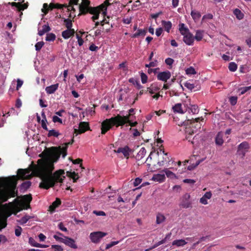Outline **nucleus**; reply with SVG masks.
<instances>
[{
	"instance_id": "6ab92c4d",
	"label": "nucleus",
	"mask_w": 251,
	"mask_h": 251,
	"mask_svg": "<svg viewBox=\"0 0 251 251\" xmlns=\"http://www.w3.org/2000/svg\"><path fill=\"white\" fill-rule=\"evenodd\" d=\"M32 200L31 194L25 195L23 197V201L26 203V205L24 206V209H27L30 207V203Z\"/></svg>"
},
{
	"instance_id": "412c9836",
	"label": "nucleus",
	"mask_w": 251,
	"mask_h": 251,
	"mask_svg": "<svg viewBox=\"0 0 251 251\" xmlns=\"http://www.w3.org/2000/svg\"><path fill=\"white\" fill-rule=\"evenodd\" d=\"M59 87V84L56 83L53 85H51L50 86H48L46 88V91L48 94H52L55 93V92L58 89Z\"/></svg>"
},
{
	"instance_id": "dca6fc26",
	"label": "nucleus",
	"mask_w": 251,
	"mask_h": 251,
	"mask_svg": "<svg viewBox=\"0 0 251 251\" xmlns=\"http://www.w3.org/2000/svg\"><path fill=\"white\" fill-rule=\"evenodd\" d=\"M183 41L188 46H193L195 42V38L193 34L191 32H189L183 35Z\"/></svg>"
},
{
	"instance_id": "052dcab7",
	"label": "nucleus",
	"mask_w": 251,
	"mask_h": 251,
	"mask_svg": "<svg viewBox=\"0 0 251 251\" xmlns=\"http://www.w3.org/2000/svg\"><path fill=\"white\" fill-rule=\"evenodd\" d=\"M52 121L54 122V123H59L61 124H62V120L61 119H60V118H59L58 116H53L52 117Z\"/></svg>"
},
{
	"instance_id": "37998d69",
	"label": "nucleus",
	"mask_w": 251,
	"mask_h": 251,
	"mask_svg": "<svg viewBox=\"0 0 251 251\" xmlns=\"http://www.w3.org/2000/svg\"><path fill=\"white\" fill-rule=\"evenodd\" d=\"M23 209H24V207L23 208L21 207L18 205H13L12 207V211H13V214L16 215L18 212L21 211Z\"/></svg>"
},
{
	"instance_id": "5fc2aeb1",
	"label": "nucleus",
	"mask_w": 251,
	"mask_h": 251,
	"mask_svg": "<svg viewBox=\"0 0 251 251\" xmlns=\"http://www.w3.org/2000/svg\"><path fill=\"white\" fill-rule=\"evenodd\" d=\"M140 77H141L142 83L143 84L146 83L147 82V79H148V77H147V75L143 73H141L140 74Z\"/></svg>"
},
{
	"instance_id": "79ce46f5",
	"label": "nucleus",
	"mask_w": 251,
	"mask_h": 251,
	"mask_svg": "<svg viewBox=\"0 0 251 251\" xmlns=\"http://www.w3.org/2000/svg\"><path fill=\"white\" fill-rule=\"evenodd\" d=\"M55 38L56 35H55V34L53 33H50L47 34L46 40L48 41H53L54 40H55Z\"/></svg>"
},
{
	"instance_id": "e433bc0d",
	"label": "nucleus",
	"mask_w": 251,
	"mask_h": 251,
	"mask_svg": "<svg viewBox=\"0 0 251 251\" xmlns=\"http://www.w3.org/2000/svg\"><path fill=\"white\" fill-rule=\"evenodd\" d=\"M146 150L145 148H142L137 153V154L136 155V157L138 159H141L142 157L144 156V155L146 154Z\"/></svg>"
},
{
	"instance_id": "a19ab883",
	"label": "nucleus",
	"mask_w": 251,
	"mask_h": 251,
	"mask_svg": "<svg viewBox=\"0 0 251 251\" xmlns=\"http://www.w3.org/2000/svg\"><path fill=\"white\" fill-rule=\"evenodd\" d=\"M33 217L26 215L21 219V220H20V223L22 225L25 224L29 220L31 219Z\"/></svg>"
},
{
	"instance_id": "bb28decb",
	"label": "nucleus",
	"mask_w": 251,
	"mask_h": 251,
	"mask_svg": "<svg viewBox=\"0 0 251 251\" xmlns=\"http://www.w3.org/2000/svg\"><path fill=\"white\" fill-rule=\"evenodd\" d=\"M203 118L202 117L201 118H196L195 119L191 120V123H190L192 125L193 124H195V123H197L196 125L195 126V128H201V126H202V125L200 123V121H203Z\"/></svg>"
},
{
	"instance_id": "2f4dec72",
	"label": "nucleus",
	"mask_w": 251,
	"mask_h": 251,
	"mask_svg": "<svg viewBox=\"0 0 251 251\" xmlns=\"http://www.w3.org/2000/svg\"><path fill=\"white\" fill-rule=\"evenodd\" d=\"M173 109L175 112L183 114L184 111L182 109V104L181 103H176L173 107Z\"/></svg>"
},
{
	"instance_id": "7ed1b4c3",
	"label": "nucleus",
	"mask_w": 251,
	"mask_h": 251,
	"mask_svg": "<svg viewBox=\"0 0 251 251\" xmlns=\"http://www.w3.org/2000/svg\"><path fill=\"white\" fill-rule=\"evenodd\" d=\"M130 116L129 113L128 115L126 116H121L120 115H117L114 117L106 119L101 123V133L103 135L105 134L114 126L118 127L124 126L125 124L129 122Z\"/></svg>"
},
{
	"instance_id": "423d86ee",
	"label": "nucleus",
	"mask_w": 251,
	"mask_h": 251,
	"mask_svg": "<svg viewBox=\"0 0 251 251\" xmlns=\"http://www.w3.org/2000/svg\"><path fill=\"white\" fill-rule=\"evenodd\" d=\"M101 11L103 16H105L106 14L107 10H106V7L104 4H100L98 6L91 8L88 13L94 15L91 19L93 21H95L99 19V14Z\"/></svg>"
},
{
	"instance_id": "f3484780",
	"label": "nucleus",
	"mask_w": 251,
	"mask_h": 251,
	"mask_svg": "<svg viewBox=\"0 0 251 251\" xmlns=\"http://www.w3.org/2000/svg\"><path fill=\"white\" fill-rule=\"evenodd\" d=\"M75 33L74 29H67L62 32V36L65 39H69L73 36Z\"/></svg>"
},
{
	"instance_id": "f257e3e1",
	"label": "nucleus",
	"mask_w": 251,
	"mask_h": 251,
	"mask_svg": "<svg viewBox=\"0 0 251 251\" xmlns=\"http://www.w3.org/2000/svg\"><path fill=\"white\" fill-rule=\"evenodd\" d=\"M17 180V176L0 178V216L7 220L13 214L12 209L13 203L10 202L4 204H2V203L7 201L10 198L17 195V191H16Z\"/></svg>"
},
{
	"instance_id": "4d7b16f0",
	"label": "nucleus",
	"mask_w": 251,
	"mask_h": 251,
	"mask_svg": "<svg viewBox=\"0 0 251 251\" xmlns=\"http://www.w3.org/2000/svg\"><path fill=\"white\" fill-rule=\"evenodd\" d=\"M51 248L54 250V251H63V248L58 245H52L51 246Z\"/></svg>"
},
{
	"instance_id": "49530a36",
	"label": "nucleus",
	"mask_w": 251,
	"mask_h": 251,
	"mask_svg": "<svg viewBox=\"0 0 251 251\" xmlns=\"http://www.w3.org/2000/svg\"><path fill=\"white\" fill-rule=\"evenodd\" d=\"M251 90V86L240 88L239 90L240 91V95H242Z\"/></svg>"
},
{
	"instance_id": "6e6552de",
	"label": "nucleus",
	"mask_w": 251,
	"mask_h": 251,
	"mask_svg": "<svg viewBox=\"0 0 251 251\" xmlns=\"http://www.w3.org/2000/svg\"><path fill=\"white\" fill-rule=\"evenodd\" d=\"M250 146L248 142H243L238 146L237 153L238 155L241 157V158H244L246 154L249 151Z\"/></svg>"
},
{
	"instance_id": "ddd939ff",
	"label": "nucleus",
	"mask_w": 251,
	"mask_h": 251,
	"mask_svg": "<svg viewBox=\"0 0 251 251\" xmlns=\"http://www.w3.org/2000/svg\"><path fill=\"white\" fill-rule=\"evenodd\" d=\"M30 171L29 169H19L17 173L21 178L29 179L32 177V175L30 174Z\"/></svg>"
},
{
	"instance_id": "b1692460",
	"label": "nucleus",
	"mask_w": 251,
	"mask_h": 251,
	"mask_svg": "<svg viewBox=\"0 0 251 251\" xmlns=\"http://www.w3.org/2000/svg\"><path fill=\"white\" fill-rule=\"evenodd\" d=\"M178 30H179V32H180L181 35L183 36L191 32L190 30L185 26L183 23H180L178 25Z\"/></svg>"
},
{
	"instance_id": "2eb2a0df",
	"label": "nucleus",
	"mask_w": 251,
	"mask_h": 251,
	"mask_svg": "<svg viewBox=\"0 0 251 251\" xmlns=\"http://www.w3.org/2000/svg\"><path fill=\"white\" fill-rule=\"evenodd\" d=\"M156 77L158 80L166 82L170 78L171 73L168 71L160 72L157 75Z\"/></svg>"
},
{
	"instance_id": "473e14b6",
	"label": "nucleus",
	"mask_w": 251,
	"mask_h": 251,
	"mask_svg": "<svg viewBox=\"0 0 251 251\" xmlns=\"http://www.w3.org/2000/svg\"><path fill=\"white\" fill-rule=\"evenodd\" d=\"M7 220L1 216H0V231L5 228L7 225Z\"/></svg>"
},
{
	"instance_id": "3c124183",
	"label": "nucleus",
	"mask_w": 251,
	"mask_h": 251,
	"mask_svg": "<svg viewBox=\"0 0 251 251\" xmlns=\"http://www.w3.org/2000/svg\"><path fill=\"white\" fill-rule=\"evenodd\" d=\"M159 89V88L157 87H152V86L151 87L148 88V91L150 94H153L155 92L158 91Z\"/></svg>"
},
{
	"instance_id": "4c0bfd02",
	"label": "nucleus",
	"mask_w": 251,
	"mask_h": 251,
	"mask_svg": "<svg viewBox=\"0 0 251 251\" xmlns=\"http://www.w3.org/2000/svg\"><path fill=\"white\" fill-rule=\"evenodd\" d=\"M31 185V182L30 181H25L21 184V189L24 191H25L30 187Z\"/></svg>"
},
{
	"instance_id": "6e6d98bb",
	"label": "nucleus",
	"mask_w": 251,
	"mask_h": 251,
	"mask_svg": "<svg viewBox=\"0 0 251 251\" xmlns=\"http://www.w3.org/2000/svg\"><path fill=\"white\" fill-rule=\"evenodd\" d=\"M190 111H191V112L194 114H197L199 112V107L196 105H193L191 106V108H190Z\"/></svg>"
},
{
	"instance_id": "864d4df0",
	"label": "nucleus",
	"mask_w": 251,
	"mask_h": 251,
	"mask_svg": "<svg viewBox=\"0 0 251 251\" xmlns=\"http://www.w3.org/2000/svg\"><path fill=\"white\" fill-rule=\"evenodd\" d=\"M238 98L237 97L232 96L229 98V102L230 104L234 106L236 104Z\"/></svg>"
},
{
	"instance_id": "c9c22d12",
	"label": "nucleus",
	"mask_w": 251,
	"mask_h": 251,
	"mask_svg": "<svg viewBox=\"0 0 251 251\" xmlns=\"http://www.w3.org/2000/svg\"><path fill=\"white\" fill-rule=\"evenodd\" d=\"M48 131H49V133L48 134V137H50L52 136L55 137H58L60 135V133L58 131H56L54 129H52V130H48Z\"/></svg>"
},
{
	"instance_id": "1a4fd4ad",
	"label": "nucleus",
	"mask_w": 251,
	"mask_h": 251,
	"mask_svg": "<svg viewBox=\"0 0 251 251\" xmlns=\"http://www.w3.org/2000/svg\"><path fill=\"white\" fill-rule=\"evenodd\" d=\"M107 235V233L102 231H95L90 234V238L91 241L94 243H99L104 236Z\"/></svg>"
},
{
	"instance_id": "de8ad7c7",
	"label": "nucleus",
	"mask_w": 251,
	"mask_h": 251,
	"mask_svg": "<svg viewBox=\"0 0 251 251\" xmlns=\"http://www.w3.org/2000/svg\"><path fill=\"white\" fill-rule=\"evenodd\" d=\"M164 171H165L166 176L168 177H170L171 178L176 177V175L174 173L171 172V171H170L169 170H166Z\"/></svg>"
},
{
	"instance_id": "13d9d810",
	"label": "nucleus",
	"mask_w": 251,
	"mask_h": 251,
	"mask_svg": "<svg viewBox=\"0 0 251 251\" xmlns=\"http://www.w3.org/2000/svg\"><path fill=\"white\" fill-rule=\"evenodd\" d=\"M184 86L191 91L193 90L195 88V85L194 84H191V83L188 82H186L185 83Z\"/></svg>"
},
{
	"instance_id": "4be33fe9",
	"label": "nucleus",
	"mask_w": 251,
	"mask_h": 251,
	"mask_svg": "<svg viewBox=\"0 0 251 251\" xmlns=\"http://www.w3.org/2000/svg\"><path fill=\"white\" fill-rule=\"evenodd\" d=\"M147 29L145 28H144V29L138 28V29H137V32H136L135 33L133 34L131 36V37L135 38L138 37L139 36L144 37L147 33Z\"/></svg>"
},
{
	"instance_id": "338daca9",
	"label": "nucleus",
	"mask_w": 251,
	"mask_h": 251,
	"mask_svg": "<svg viewBox=\"0 0 251 251\" xmlns=\"http://www.w3.org/2000/svg\"><path fill=\"white\" fill-rule=\"evenodd\" d=\"M174 62V60L171 58H167L165 60V63L169 66H171L173 64Z\"/></svg>"
},
{
	"instance_id": "c03bdc74",
	"label": "nucleus",
	"mask_w": 251,
	"mask_h": 251,
	"mask_svg": "<svg viewBox=\"0 0 251 251\" xmlns=\"http://www.w3.org/2000/svg\"><path fill=\"white\" fill-rule=\"evenodd\" d=\"M197 129H192V127H186V129H185V134H188L189 135H193L194 134L197 132Z\"/></svg>"
},
{
	"instance_id": "aec40b11",
	"label": "nucleus",
	"mask_w": 251,
	"mask_h": 251,
	"mask_svg": "<svg viewBox=\"0 0 251 251\" xmlns=\"http://www.w3.org/2000/svg\"><path fill=\"white\" fill-rule=\"evenodd\" d=\"M41 116L42 120H41V126L45 130L48 131V128L47 127L48 121L45 112L44 110L41 113Z\"/></svg>"
},
{
	"instance_id": "e2e57ef3",
	"label": "nucleus",
	"mask_w": 251,
	"mask_h": 251,
	"mask_svg": "<svg viewBox=\"0 0 251 251\" xmlns=\"http://www.w3.org/2000/svg\"><path fill=\"white\" fill-rule=\"evenodd\" d=\"M22 231V228L21 226H18V228L15 229V235L17 236H20L21 235Z\"/></svg>"
},
{
	"instance_id": "9d476101",
	"label": "nucleus",
	"mask_w": 251,
	"mask_h": 251,
	"mask_svg": "<svg viewBox=\"0 0 251 251\" xmlns=\"http://www.w3.org/2000/svg\"><path fill=\"white\" fill-rule=\"evenodd\" d=\"M64 6V5L58 3H54L51 2L49 5L47 3H45L43 4V8L42 9V11L45 14H47L50 10H51L54 8L61 9Z\"/></svg>"
},
{
	"instance_id": "774afa93",
	"label": "nucleus",
	"mask_w": 251,
	"mask_h": 251,
	"mask_svg": "<svg viewBox=\"0 0 251 251\" xmlns=\"http://www.w3.org/2000/svg\"><path fill=\"white\" fill-rule=\"evenodd\" d=\"M142 181V179L139 177H136L133 182L135 186H138Z\"/></svg>"
},
{
	"instance_id": "0e129e2a",
	"label": "nucleus",
	"mask_w": 251,
	"mask_h": 251,
	"mask_svg": "<svg viewBox=\"0 0 251 251\" xmlns=\"http://www.w3.org/2000/svg\"><path fill=\"white\" fill-rule=\"evenodd\" d=\"M118 243H119V241L111 242L110 243L106 245L105 248H106V249H108L111 248L112 247L117 245Z\"/></svg>"
},
{
	"instance_id": "9b49d317",
	"label": "nucleus",
	"mask_w": 251,
	"mask_h": 251,
	"mask_svg": "<svg viewBox=\"0 0 251 251\" xmlns=\"http://www.w3.org/2000/svg\"><path fill=\"white\" fill-rule=\"evenodd\" d=\"M191 195L188 193L184 194L181 197L179 205L184 208L192 207V201H190Z\"/></svg>"
},
{
	"instance_id": "5701e85b",
	"label": "nucleus",
	"mask_w": 251,
	"mask_h": 251,
	"mask_svg": "<svg viewBox=\"0 0 251 251\" xmlns=\"http://www.w3.org/2000/svg\"><path fill=\"white\" fill-rule=\"evenodd\" d=\"M224 133L222 132H219L215 138V143L218 146H222L224 144Z\"/></svg>"
},
{
	"instance_id": "72a5a7b5",
	"label": "nucleus",
	"mask_w": 251,
	"mask_h": 251,
	"mask_svg": "<svg viewBox=\"0 0 251 251\" xmlns=\"http://www.w3.org/2000/svg\"><path fill=\"white\" fill-rule=\"evenodd\" d=\"M233 13H234V15L236 16V18L239 20H241L244 18V14L238 8H236L233 11Z\"/></svg>"
},
{
	"instance_id": "20e7f679",
	"label": "nucleus",
	"mask_w": 251,
	"mask_h": 251,
	"mask_svg": "<svg viewBox=\"0 0 251 251\" xmlns=\"http://www.w3.org/2000/svg\"><path fill=\"white\" fill-rule=\"evenodd\" d=\"M130 116L129 113L128 115L126 116H121L120 115H117L114 117L106 119L101 123V133L103 135L105 134L114 126L118 127L124 126L125 124L129 122Z\"/></svg>"
},
{
	"instance_id": "8fccbe9b",
	"label": "nucleus",
	"mask_w": 251,
	"mask_h": 251,
	"mask_svg": "<svg viewBox=\"0 0 251 251\" xmlns=\"http://www.w3.org/2000/svg\"><path fill=\"white\" fill-rule=\"evenodd\" d=\"M185 72L187 75H195L197 73L196 70L192 67L187 68L185 70Z\"/></svg>"
},
{
	"instance_id": "f8f14e48",
	"label": "nucleus",
	"mask_w": 251,
	"mask_h": 251,
	"mask_svg": "<svg viewBox=\"0 0 251 251\" xmlns=\"http://www.w3.org/2000/svg\"><path fill=\"white\" fill-rule=\"evenodd\" d=\"M90 1L89 0H82V3L79 5V10L81 14L85 15L88 13L91 8L94 7L90 6Z\"/></svg>"
},
{
	"instance_id": "bf43d9fd",
	"label": "nucleus",
	"mask_w": 251,
	"mask_h": 251,
	"mask_svg": "<svg viewBox=\"0 0 251 251\" xmlns=\"http://www.w3.org/2000/svg\"><path fill=\"white\" fill-rule=\"evenodd\" d=\"M29 243L33 247H37V245L39 244L38 243L36 242V241L32 237H30L29 239Z\"/></svg>"
},
{
	"instance_id": "f03ea898",
	"label": "nucleus",
	"mask_w": 251,
	"mask_h": 251,
	"mask_svg": "<svg viewBox=\"0 0 251 251\" xmlns=\"http://www.w3.org/2000/svg\"><path fill=\"white\" fill-rule=\"evenodd\" d=\"M54 169L52 163L49 162H42L39 164L36 169L37 176L42 179L39 187L45 189H48L54 186L56 182H62L65 178L64 170H58L53 174L52 171Z\"/></svg>"
},
{
	"instance_id": "a878e982",
	"label": "nucleus",
	"mask_w": 251,
	"mask_h": 251,
	"mask_svg": "<svg viewBox=\"0 0 251 251\" xmlns=\"http://www.w3.org/2000/svg\"><path fill=\"white\" fill-rule=\"evenodd\" d=\"M162 25H163L164 30L168 33L170 32V30L172 27V23L170 21H162Z\"/></svg>"
},
{
	"instance_id": "09e8293b",
	"label": "nucleus",
	"mask_w": 251,
	"mask_h": 251,
	"mask_svg": "<svg viewBox=\"0 0 251 251\" xmlns=\"http://www.w3.org/2000/svg\"><path fill=\"white\" fill-rule=\"evenodd\" d=\"M44 44L45 43L43 41L37 42L35 46L36 50L37 51H40Z\"/></svg>"
},
{
	"instance_id": "cd10ccee",
	"label": "nucleus",
	"mask_w": 251,
	"mask_h": 251,
	"mask_svg": "<svg viewBox=\"0 0 251 251\" xmlns=\"http://www.w3.org/2000/svg\"><path fill=\"white\" fill-rule=\"evenodd\" d=\"M51 28L49 25H44L41 30H38V34L40 36L43 35L45 33L50 31Z\"/></svg>"
},
{
	"instance_id": "393cba45",
	"label": "nucleus",
	"mask_w": 251,
	"mask_h": 251,
	"mask_svg": "<svg viewBox=\"0 0 251 251\" xmlns=\"http://www.w3.org/2000/svg\"><path fill=\"white\" fill-rule=\"evenodd\" d=\"M152 179L154 181L161 182L165 180V176L164 174H157L153 176Z\"/></svg>"
},
{
	"instance_id": "58836bf2",
	"label": "nucleus",
	"mask_w": 251,
	"mask_h": 251,
	"mask_svg": "<svg viewBox=\"0 0 251 251\" xmlns=\"http://www.w3.org/2000/svg\"><path fill=\"white\" fill-rule=\"evenodd\" d=\"M165 219V216L160 213H158L156 215V222L157 224L162 223Z\"/></svg>"
},
{
	"instance_id": "a18cd8bd",
	"label": "nucleus",
	"mask_w": 251,
	"mask_h": 251,
	"mask_svg": "<svg viewBox=\"0 0 251 251\" xmlns=\"http://www.w3.org/2000/svg\"><path fill=\"white\" fill-rule=\"evenodd\" d=\"M228 69L231 72H235L237 70V65L235 62H230L229 64Z\"/></svg>"
},
{
	"instance_id": "69168bd1",
	"label": "nucleus",
	"mask_w": 251,
	"mask_h": 251,
	"mask_svg": "<svg viewBox=\"0 0 251 251\" xmlns=\"http://www.w3.org/2000/svg\"><path fill=\"white\" fill-rule=\"evenodd\" d=\"M59 228L62 231H67L68 230H67V228L64 226V224L61 222L59 224H58V226Z\"/></svg>"
},
{
	"instance_id": "f704fd0d",
	"label": "nucleus",
	"mask_w": 251,
	"mask_h": 251,
	"mask_svg": "<svg viewBox=\"0 0 251 251\" xmlns=\"http://www.w3.org/2000/svg\"><path fill=\"white\" fill-rule=\"evenodd\" d=\"M190 14H191V17L194 20H198L201 17V13L196 10H192Z\"/></svg>"
},
{
	"instance_id": "0eeeda50",
	"label": "nucleus",
	"mask_w": 251,
	"mask_h": 251,
	"mask_svg": "<svg viewBox=\"0 0 251 251\" xmlns=\"http://www.w3.org/2000/svg\"><path fill=\"white\" fill-rule=\"evenodd\" d=\"M64 237H59L58 235L55 234L53 235V238L57 241L63 243L66 245L74 249H77V246L75 244V242L73 238L63 236Z\"/></svg>"
},
{
	"instance_id": "c85d7f7f",
	"label": "nucleus",
	"mask_w": 251,
	"mask_h": 251,
	"mask_svg": "<svg viewBox=\"0 0 251 251\" xmlns=\"http://www.w3.org/2000/svg\"><path fill=\"white\" fill-rule=\"evenodd\" d=\"M204 31L201 30H197L196 31V35L194 36V40L197 41H201L203 38Z\"/></svg>"
},
{
	"instance_id": "7c9ffc66",
	"label": "nucleus",
	"mask_w": 251,
	"mask_h": 251,
	"mask_svg": "<svg viewBox=\"0 0 251 251\" xmlns=\"http://www.w3.org/2000/svg\"><path fill=\"white\" fill-rule=\"evenodd\" d=\"M61 203V200L59 198H56L55 201H54L52 204L50 205V211H53Z\"/></svg>"
},
{
	"instance_id": "39448f33",
	"label": "nucleus",
	"mask_w": 251,
	"mask_h": 251,
	"mask_svg": "<svg viewBox=\"0 0 251 251\" xmlns=\"http://www.w3.org/2000/svg\"><path fill=\"white\" fill-rule=\"evenodd\" d=\"M74 142V139H72L71 141L68 143H65L63 146L61 147L59 146L58 147H52L51 149V155L52 157L57 160L60 156V155H62V157L64 158L67 154V149L69 145H72Z\"/></svg>"
},
{
	"instance_id": "603ef678",
	"label": "nucleus",
	"mask_w": 251,
	"mask_h": 251,
	"mask_svg": "<svg viewBox=\"0 0 251 251\" xmlns=\"http://www.w3.org/2000/svg\"><path fill=\"white\" fill-rule=\"evenodd\" d=\"M25 2V0H23L22 2H21V5H20L19 11H21L22 10H24L25 9H26L28 7V2L22 4V2Z\"/></svg>"
},
{
	"instance_id": "ea45409f",
	"label": "nucleus",
	"mask_w": 251,
	"mask_h": 251,
	"mask_svg": "<svg viewBox=\"0 0 251 251\" xmlns=\"http://www.w3.org/2000/svg\"><path fill=\"white\" fill-rule=\"evenodd\" d=\"M64 22L67 29H73L72 28L73 26L72 21L70 19H64Z\"/></svg>"
},
{
	"instance_id": "c756f323",
	"label": "nucleus",
	"mask_w": 251,
	"mask_h": 251,
	"mask_svg": "<svg viewBox=\"0 0 251 251\" xmlns=\"http://www.w3.org/2000/svg\"><path fill=\"white\" fill-rule=\"evenodd\" d=\"M185 244H187V242L184 239L176 240L172 242L173 246H176L177 247L184 246Z\"/></svg>"
},
{
	"instance_id": "4468645a",
	"label": "nucleus",
	"mask_w": 251,
	"mask_h": 251,
	"mask_svg": "<svg viewBox=\"0 0 251 251\" xmlns=\"http://www.w3.org/2000/svg\"><path fill=\"white\" fill-rule=\"evenodd\" d=\"M79 128V129H74V134H75V136H77L78 134L83 133L87 130H90L89 123L85 122L80 123Z\"/></svg>"
},
{
	"instance_id": "680f3d73",
	"label": "nucleus",
	"mask_w": 251,
	"mask_h": 251,
	"mask_svg": "<svg viewBox=\"0 0 251 251\" xmlns=\"http://www.w3.org/2000/svg\"><path fill=\"white\" fill-rule=\"evenodd\" d=\"M9 4L11 5L12 6L16 7L18 8V10L19 11L20 5H21V2H9L8 3Z\"/></svg>"
},
{
	"instance_id": "a211bd4d",
	"label": "nucleus",
	"mask_w": 251,
	"mask_h": 251,
	"mask_svg": "<svg viewBox=\"0 0 251 251\" xmlns=\"http://www.w3.org/2000/svg\"><path fill=\"white\" fill-rule=\"evenodd\" d=\"M114 151L118 153L122 152L125 157L126 158L129 157L130 150L127 146H126L124 148H118V150H115Z\"/></svg>"
}]
</instances>
